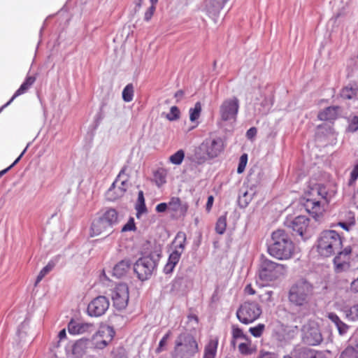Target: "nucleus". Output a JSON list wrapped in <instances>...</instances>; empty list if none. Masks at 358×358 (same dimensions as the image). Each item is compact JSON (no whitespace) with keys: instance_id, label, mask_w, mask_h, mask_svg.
Instances as JSON below:
<instances>
[{"instance_id":"obj_1","label":"nucleus","mask_w":358,"mask_h":358,"mask_svg":"<svg viewBox=\"0 0 358 358\" xmlns=\"http://www.w3.org/2000/svg\"><path fill=\"white\" fill-rule=\"evenodd\" d=\"M313 294V285L304 278L299 279L289 289L290 307L306 315L310 309Z\"/></svg>"},{"instance_id":"obj_2","label":"nucleus","mask_w":358,"mask_h":358,"mask_svg":"<svg viewBox=\"0 0 358 358\" xmlns=\"http://www.w3.org/2000/svg\"><path fill=\"white\" fill-rule=\"evenodd\" d=\"M267 252L278 260L292 259L295 252V244L289 232L282 229L273 231L267 243Z\"/></svg>"},{"instance_id":"obj_3","label":"nucleus","mask_w":358,"mask_h":358,"mask_svg":"<svg viewBox=\"0 0 358 358\" xmlns=\"http://www.w3.org/2000/svg\"><path fill=\"white\" fill-rule=\"evenodd\" d=\"M90 225V236H97L112 229L119 221V213L113 208H106L102 213H98Z\"/></svg>"},{"instance_id":"obj_4","label":"nucleus","mask_w":358,"mask_h":358,"mask_svg":"<svg viewBox=\"0 0 358 358\" xmlns=\"http://www.w3.org/2000/svg\"><path fill=\"white\" fill-rule=\"evenodd\" d=\"M342 245L341 237L335 230H324L317 238V252L325 257L334 255Z\"/></svg>"},{"instance_id":"obj_5","label":"nucleus","mask_w":358,"mask_h":358,"mask_svg":"<svg viewBox=\"0 0 358 358\" xmlns=\"http://www.w3.org/2000/svg\"><path fill=\"white\" fill-rule=\"evenodd\" d=\"M286 273V266L262 255L258 265V276L263 282H272Z\"/></svg>"},{"instance_id":"obj_6","label":"nucleus","mask_w":358,"mask_h":358,"mask_svg":"<svg viewBox=\"0 0 358 358\" xmlns=\"http://www.w3.org/2000/svg\"><path fill=\"white\" fill-rule=\"evenodd\" d=\"M310 219L305 215H299L293 218H286L284 224L293 231V235H298L301 240L306 241L314 234L315 229L310 226Z\"/></svg>"},{"instance_id":"obj_7","label":"nucleus","mask_w":358,"mask_h":358,"mask_svg":"<svg viewBox=\"0 0 358 358\" xmlns=\"http://www.w3.org/2000/svg\"><path fill=\"white\" fill-rule=\"evenodd\" d=\"M159 256L155 259L152 254L138 258L133 264V269L137 278L142 282L148 280L157 268Z\"/></svg>"},{"instance_id":"obj_8","label":"nucleus","mask_w":358,"mask_h":358,"mask_svg":"<svg viewBox=\"0 0 358 358\" xmlns=\"http://www.w3.org/2000/svg\"><path fill=\"white\" fill-rule=\"evenodd\" d=\"M262 314V308L255 301H245L236 310V317L240 322L249 324L257 320Z\"/></svg>"},{"instance_id":"obj_9","label":"nucleus","mask_w":358,"mask_h":358,"mask_svg":"<svg viewBox=\"0 0 358 358\" xmlns=\"http://www.w3.org/2000/svg\"><path fill=\"white\" fill-rule=\"evenodd\" d=\"M224 148V142L222 137L215 136L213 138H208L203 141V142L199 146L200 150H205L206 156L203 157H197V153H196V158L200 161L199 162H204L209 159H214L217 157Z\"/></svg>"},{"instance_id":"obj_10","label":"nucleus","mask_w":358,"mask_h":358,"mask_svg":"<svg viewBox=\"0 0 358 358\" xmlns=\"http://www.w3.org/2000/svg\"><path fill=\"white\" fill-rule=\"evenodd\" d=\"M239 110V100L237 97L225 99L220 106V115L222 121H236Z\"/></svg>"},{"instance_id":"obj_11","label":"nucleus","mask_w":358,"mask_h":358,"mask_svg":"<svg viewBox=\"0 0 358 358\" xmlns=\"http://www.w3.org/2000/svg\"><path fill=\"white\" fill-rule=\"evenodd\" d=\"M301 333L303 342L308 345L316 346L323 341L319 327L314 323L304 324Z\"/></svg>"},{"instance_id":"obj_12","label":"nucleus","mask_w":358,"mask_h":358,"mask_svg":"<svg viewBox=\"0 0 358 358\" xmlns=\"http://www.w3.org/2000/svg\"><path fill=\"white\" fill-rule=\"evenodd\" d=\"M129 298V292L127 284L118 283L112 292L113 306L117 310H123L127 306Z\"/></svg>"},{"instance_id":"obj_13","label":"nucleus","mask_w":358,"mask_h":358,"mask_svg":"<svg viewBox=\"0 0 358 358\" xmlns=\"http://www.w3.org/2000/svg\"><path fill=\"white\" fill-rule=\"evenodd\" d=\"M110 306L108 298L98 296L93 299L87 307V313L90 317H99L104 315Z\"/></svg>"},{"instance_id":"obj_14","label":"nucleus","mask_w":358,"mask_h":358,"mask_svg":"<svg viewBox=\"0 0 358 358\" xmlns=\"http://www.w3.org/2000/svg\"><path fill=\"white\" fill-rule=\"evenodd\" d=\"M306 211L317 222H320L323 217L324 207L321 204V201L313 198L304 199L302 203Z\"/></svg>"},{"instance_id":"obj_15","label":"nucleus","mask_w":358,"mask_h":358,"mask_svg":"<svg viewBox=\"0 0 358 358\" xmlns=\"http://www.w3.org/2000/svg\"><path fill=\"white\" fill-rule=\"evenodd\" d=\"M192 280L184 271H178L176 275L171 281V291L173 292H185L191 286Z\"/></svg>"},{"instance_id":"obj_16","label":"nucleus","mask_w":358,"mask_h":358,"mask_svg":"<svg viewBox=\"0 0 358 358\" xmlns=\"http://www.w3.org/2000/svg\"><path fill=\"white\" fill-rule=\"evenodd\" d=\"M184 345L189 355H194L198 351V344L194 337L188 333L180 334L176 341V347Z\"/></svg>"},{"instance_id":"obj_17","label":"nucleus","mask_w":358,"mask_h":358,"mask_svg":"<svg viewBox=\"0 0 358 358\" xmlns=\"http://www.w3.org/2000/svg\"><path fill=\"white\" fill-rule=\"evenodd\" d=\"M339 110L340 106H327L318 112L317 117L320 121L334 122L338 117Z\"/></svg>"},{"instance_id":"obj_18","label":"nucleus","mask_w":358,"mask_h":358,"mask_svg":"<svg viewBox=\"0 0 358 358\" xmlns=\"http://www.w3.org/2000/svg\"><path fill=\"white\" fill-rule=\"evenodd\" d=\"M182 254V252L175 250L169 254L167 262L163 268V272L166 275H171L173 273L176 266L181 258Z\"/></svg>"},{"instance_id":"obj_19","label":"nucleus","mask_w":358,"mask_h":358,"mask_svg":"<svg viewBox=\"0 0 358 358\" xmlns=\"http://www.w3.org/2000/svg\"><path fill=\"white\" fill-rule=\"evenodd\" d=\"M92 327V325L90 323L79 322L73 319H71L67 325L69 333L71 335H78L85 333Z\"/></svg>"},{"instance_id":"obj_20","label":"nucleus","mask_w":358,"mask_h":358,"mask_svg":"<svg viewBox=\"0 0 358 358\" xmlns=\"http://www.w3.org/2000/svg\"><path fill=\"white\" fill-rule=\"evenodd\" d=\"M132 265V262L129 258H124L118 262L113 268V275L117 278L125 275Z\"/></svg>"},{"instance_id":"obj_21","label":"nucleus","mask_w":358,"mask_h":358,"mask_svg":"<svg viewBox=\"0 0 358 358\" xmlns=\"http://www.w3.org/2000/svg\"><path fill=\"white\" fill-rule=\"evenodd\" d=\"M295 358H323L320 352L306 347H301L294 350Z\"/></svg>"},{"instance_id":"obj_22","label":"nucleus","mask_w":358,"mask_h":358,"mask_svg":"<svg viewBox=\"0 0 358 358\" xmlns=\"http://www.w3.org/2000/svg\"><path fill=\"white\" fill-rule=\"evenodd\" d=\"M328 318L335 325L341 336H343L347 334L350 329V326L343 322L337 314L335 313H329L328 314Z\"/></svg>"},{"instance_id":"obj_23","label":"nucleus","mask_w":358,"mask_h":358,"mask_svg":"<svg viewBox=\"0 0 358 358\" xmlns=\"http://www.w3.org/2000/svg\"><path fill=\"white\" fill-rule=\"evenodd\" d=\"M341 312L348 321L355 322L358 320V304L346 305L343 307Z\"/></svg>"},{"instance_id":"obj_24","label":"nucleus","mask_w":358,"mask_h":358,"mask_svg":"<svg viewBox=\"0 0 358 358\" xmlns=\"http://www.w3.org/2000/svg\"><path fill=\"white\" fill-rule=\"evenodd\" d=\"M229 0H210L206 4V11L209 15H217Z\"/></svg>"},{"instance_id":"obj_25","label":"nucleus","mask_w":358,"mask_h":358,"mask_svg":"<svg viewBox=\"0 0 358 358\" xmlns=\"http://www.w3.org/2000/svg\"><path fill=\"white\" fill-rule=\"evenodd\" d=\"M135 209L136 210V216L138 219H139L143 214L148 212L144 193L142 190H140L138 192V198L135 205Z\"/></svg>"},{"instance_id":"obj_26","label":"nucleus","mask_w":358,"mask_h":358,"mask_svg":"<svg viewBox=\"0 0 358 358\" xmlns=\"http://www.w3.org/2000/svg\"><path fill=\"white\" fill-rule=\"evenodd\" d=\"M187 243V236L183 231H178L172 243L176 244L174 250L180 252H183Z\"/></svg>"},{"instance_id":"obj_27","label":"nucleus","mask_w":358,"mask_h":358,"mask_svg":"<svg viewBox=\"0 0 358 358\" xmlns=\"http://www.w3.org/2000/svg\"><path fill=\"white\" fill-rule=\"evenodd\" d=\"M218 346V339H210L204 348L203 357L215 358Z\"/></svg>"},{"instance_id":"obj_28","label":"nucleus","mask_w":358,"mask_h":358,"mask_svg":"<svg viewBox=\"0 0 358 358\" xmlns=\"http://www.w3.org/2000/svg\"><path fill=\"white\" fill-rule=\"evenodd\" d=\"M36 76H27L20 87L15 91L20 96L24 94L36 81Z\"/></svg>"},{"instance_id":"obj_29","label":"nucleus","mask_w":358,"mask_h":358,"mask_svg":"<svg viewBox=\"0 0 358 358\" xmlns=\"http://www.w3.org/2000/svg\"><path fill=\"white\" fill-rule=\"evenodd\" d=\"M334 270L336 273H341L350 268V264L345 260L341 261L339 255H336L334 259Z\"/></svg>"},{"instance_id":"obj_30","label":"nucleus","mask_w":358,"mask_h":358,"mask_svg":"<svg viewBox=\"0 0 358 358\" xmlns=\"http://www.w3.org/2000/svg\"><path fill=\"white\" fill-rule=\"evenodd\" d=\"M202 110L201 103L200 101L195 103L193 108H190L189 110V120L192 122H196L200 117Z\"/></svg>"},{"instance_id":"obj_31","label":"nucleus","mask_w":358,"mask_h":358,"mask_svg":"<svg viewBox=\"0 0 358 358\" xmlns=\"http://www.w3.org/2000/svg\"><path fill=\"white\" fill-rule=\"evenodd\" d=\"M56 262L53 260H50L48 263L41 270L39 273L38 274L35 284H38L41 282L43 278L52 270V268L55 266Z\"/></svg>"},{"instance_id":"obj_32","label":"nucleus","mask_w":358,"mask_h":358,"mask_svg":"<svg viewBox=\"0 0 358 358\" xmlns=\"http://www.w3.org/2000/svg\"><path fill=\"white\" fill-rule=\"evenodd\" d=\"M113 98L114 95L110 92H108L107 94L104 97H103L101 101L99 107L100 110H104L107 112L109 110V108H110L111 106H113Z\"/></svg>"},{"instance_id":"obj_33","label":"nucleus","mask_w":358,"mask_h":358,"mask_svg":"<svg viewBox=\"0 0 358 358\" xmlns=\"http://www.w3.org/2000/svg\"><path fill=\"white\" fill-rule=\"evenodd\" d=\"M185 151L180 149L169 157V162L174 165H180L185 159Z\"/></svg>"},{"instance_id":"obj_34","label":"nucleus","mask_w":358,"mask_h":358,"mask_svg":"<svg viewBox=\"0 0 358 358\" xmlns=\"http://www.w3.org/2000/svg\"><path fill=\"white\" fill-rule=\"evenodd\" d=\"M98 333L101 336H105V339L109 342L113 340L115 335V331L113 327L109 325L102 327L100 330H99Z\"/></svg>"},{"instance_id":"obj_35","label":"nucleus","mask_w":358,"mask_h":358,"mask_svg":"<svg viewBox=\"0 0 358 358\" xmlns=\"http://www.w3.org/2000/svg\"><path fill=\"white\" fill-rule=\"evenodd\" d=\"M87 340L80 339L76 341L72 345V353L78 357L84 352Z\"/></svg>"},{"instance_id":"obj_36","label":"nucleus","mask_w":358,"mask_h":358,"mask_svg":"<svg viewBox=\"0 0 358 358\" xmlns=\"http://www.w3.org/2000/svg\"><path fill=\"white\" fill-rule=\"evenodd\" d=\"M122 97L124 101L130 102L134 98V86L131 83L127 84L123 89Z\"/></svg>"},{"instance_id":"obj_37","label":"nucleus","mask_w":358,"mask_h":358,"mask_svg":"<svg viewBox=\"0 0 358 358\" xmlns=\"http://www.w3.org/2000/svg\"><path fill=\"white\" fill-rule=\"evenodd\" d=\"M272 337L280 342L285 341V330L282 325L277 326L273 328L272 331Z\"/></svg>"},{"instance_id":"obj_38","label":"nucleus","mask_w":358,"mask_h":358,"mask_svg":"<svg viewBox=\"0 0 358 358\" xmlns=\"http://www.w3.org/2000/svg\"><path fill=\"white\" fill-rule=\"evenodd\" d=\"M252 200V196L249 195L248 191L240 192L238 198V204L241 208H246Z\"/></svg>"},{"instance_id":"obj_39","label":"nucleus","mask_w":358,"mask_h":358,"mask_svg":"<svg viewBox=\"0 0 358 358\" xmlns=\"http://www.w3.org/2000/svg\"><path fill=\"white\" fill-rule=\"evenodd\" d=\"M227 228V217L225 215H222L218 217L215 224V231L217 234H223Z\"/></svg>"},{"instance_id":"obj_40","label":"nucleus","mask_w":358,"mask_h":358,"mask_svg":"<svg viewBox=\"0 0 358 358\" xmlns=\"http://www.w3.org/2000/svg\"><path fill=\"white\" fill-rule=\"evenodd\" d=\"M357 93V90L352 86H346L341 90V96L344 99L351 100L354 99Z\"/></svg>"},{"instance_id":"obj_41","label":"nucleus","mask_w":358,"mask_h":358,"mask_svg":"<svg viewBox=\"0 0 358 358\" xmlns=\"http://www.w3.org/2000/svg\"><path fill=\"white\" fill-rule=\"evenodd\" d=\"M180 111L178 106H173L170 108V112L166 115V117L169 121H176L180 118Z\"/></svg>"},{"instance_id":"obj_42","label":"nucleus","mask_w":358,"mask_h":358,"mask_svg":"<svg viewBox=\"0 0 358 358\" xmlns=\"http://www.w3.org/2000/svg\"><path fill=\"white\" fill-rule=\"evenodd\" d=\"M248 160V156L246 153H243L238 160L237 173L241 174L244 172Z\"/></svg>"},{"instance_id":"obj_43","label":"nucleus","mask_w":358,"mask_h":358,"mask_svg":"<svg viewBox=\"0 0 358 358\" xmlns=\"http://www.w3.org/2000/svg\"><path fill=\"white\" fill-rule=\"evenodd\" d=\"M171 335V331H168L161 338L159 342L158 347L155 350L156 353H160L163 350H164L165 347L166 346L167 341Z\"/></svg>"},{"instance_id":"obj_44","label":"nucleus","mask_w":358,"mask_h":358,"mask_svg":"<svg viewBox=\"0 0 358 358\" xmlns=\"http://www.w3.org/2000/svg\"><path fill=\"white\" fill-rule=\"evenodd\" d=\"M265 329V325L264 324L259 323L255 327H251L249 329V332L255 338H259Z\"/></svg>"},{"instance_id":"obj_45","label":"nucleus","mask_w":358,"mask_h":358,"mask_svg":"<svg viewBox=\"0 0 358 358\" xmlns=\"http://www.w3.org/2000/svg\"><path fill=\"white\" fill-rule=\"evenodd\" d=\"M137 228L135 223V220L133 217H129L128 221L126 224H124L121 229L122 232H127V231H136Z\"/></svg>"},{"instance_id":"obj_46","label":"nucleus","mask_w":358,"mask_h":358,"mask_svg":"<svg viewBox=\"0 0 358 358\" xmlns=\"http://www.w3.org/2000/svg\"><path fill=\"white\" fill-rule=\"evenodd\" d=\"M346 131L350 133H355L358 131V116L354 115L348 121V126Z\"/></svg>"},{"instance_id":"obj_47","label":"nucleus","mask_w":358,"mask_h":358,"mask_svg":"<svg viewBox=\"0 0 358 358\" xmlns=\"http://www.w3.org/2000/svg\"><path fill=\"white\" fill-rule=\"evenodd\" d=\"M181 203V200L179 197L173 196L171 198L168 203V206L170 208L171 210L177 212L179 210Z\"/></svg>"},{"instance_id":"obj_48","label":"nucleus","mask_w":358,"mask_h":358,"mask_svg":"<svg viewBox=\"0 0 358 358\" xmlns=\"http://www.w3.org/2000/svg\"><path fill=\"white\" fill-rule=\"evenodd\" d=\"M338 358H358V352H355L352 348L347 347Z\"/></svg>"},{"instance_id":"obj_49","label":"nucleus","mask_w":358,"mask_h":358,"mask_svg":"<svg viewBox=\"0 0 358 358\" xmlns=\"http://www.w3.org/2000/svg\"><path fill=\"white\" fill-rule=\"evenodd\" d=\"M232 337L235 339L245 338L246 335L244 334L243 331L238 326H232Z\"/></svg>"},{"instance_id":"obj_50","label":"nucleus","mask_w":358,"mask_h":358,"mask_svg":"<svg viewBox=\"0 0 358 358\" xmlns=\"http://www.w3.org/2000/svg\"><path fill=\"white\" fill-rule=\"evenodd\" d=\"M106 113V112L104 110H100V109L99 110V112L94 116V129H96L98 128L100 123L105 117Z\"/></svg>"},{"instance_id":"obj_51","label":"nucleus","mask_w":358,"mask_h":358,"mask_svg":"<svg viewBox=\"0 0 358 358\" xmlns=\"http://www.w3.org/2000/svg\"><path fill=\"white\" fill-rule=\"evenodd\" d=\"M238 350L241 354L244 355H248L252 353L250 345L247 343H241L238 345Z\"/></svg>"},{"instance_id":"obj_52","label":"nucleus","mask_w":358,"mask_h":358,"mask_svg":"<svg viewBox=\"0 0 358 358\" xmlns=\"http://www.w3.org/2000/svg\"><path fill=\"white\" fill-rule=\"evenodd\" d=\"M315 191L317 192V195L320 196L322 199H327L328 192L324 185H317L315 188Z\"/></svg>"},{"instance_id":"obj_53","label":"nucleus","mask_w":358,"mask_h":358,"mask_svg":"<svg viewBox=\"0 0 358 358\" xmlns=\"http://www.w3.org/2000/svg\"><path fill=\"white\" fill-rule=\"evenodd\" d=\"M154 176L156 180L157 185L158 186L165 184L166 182V176L163 173L156 171L154 174Z\"/></svg>"},{"instance_id":"obj_54","label":"nucleus","mask_w":358,"mask_h":358,"mask_svg":"<svg viewBox=\"0 0 358 358\" xmlns=\"http://www.w3.org/2000/svg\"><path fill=\"white\" fill-rule=\"evenodd\" d=\"M155 10H156L155 6H150L147 9V10L145 11V13L144 14V20L145 22H149L152 19Z\"/></svg>"},{"instance_id":"obj_55","label":"nucleus","mask_w":358,"mask_h":358,"mask_svg":"<svg viewBox=\"0 0 358 358\" xmlns=\"http://www.w3.org/2000/svg\"><path fill=\"white\" fill-rule=\"evenodd\" d=\"M355 219L350 222H339L338 223V225L341 227L343 229H344L346 231H349L351 229V227L355 225Z\"/></svg>"},{"instance_id":"obj_56","label":"nucleus","mask_w":358,"mask_h":358,"mask_svg":"<svg viewBox=\"0 0 358 358\" xmlns=\"http://www.w3.org/2000/svg\"><path fill=\"white\" fill-rule=\"evenodd\" d=\"M358 178V170L356 168H353L350 172V177L348 181V185H352Z\"/></svg>"},{"instance_id":"obj_57","label":"nucleus","mask_w":358,"mask_h":358,"mask_svg":"<svg viewBox=\"0 0 358 358\" xmlns=\"http://www.w3.org/2000/svg\"><path fill=\"white\" fill-rule=\"evenodd\" d=\"M257 133V128L255 127H252L246 131L245 136L248 140H252L256 136Z\"/></svg>"},{"instance_id":"obj_58","label":"nucleus","mask_w":358,"mask_h":358,"mask_svg":"<svg viewBox=\"0 0 358 358\" xmlns=\"http://www.w3.org/2000/svg\"><path fill=\"white\" fill-rule=\"evenodd\" d=\"M168 208V203L162 202L156 206L155 210L159 213H165L167 210Z\"/></svg>"},{"instance_id":"obj_59","label":"nucleus","mask_w":358,"mask_h":358,"mask_svg":"<svg viewBox=\"0 0 358 358\" xmlns=\"http://www.w3.org/2000/svg\"><path fill=\"white\" fill-rule=\"evenodd\" d=\"M20 95L19 94H17V93L15 92V93L13 94V95L11 96V98L5 103L3 104V106H1L0 107V113L6 108H7L8 106H10L11 104V103L17 97L19 96Z\"/></svg>"},{"instance_id":"obj_60","label":"nucleus","mask_w":358,"mask_h":358,"mask_svg":"<svg viewBox=\"0 0 358 358\" xmlns=\"http://www.w3.org/2000/svg\"><path fill=\"white\" fill-rule=\"evenodd\" d=\"M20 95L19 94H17V93L15 92V93L13 94V95L11 96V98L5 103L3 104V106H1L0 107V113L6 108H7L8 106H10L11 104V103L17 97L19 96Z\"/></svg>"},{"instance_id":"obj_61","label":"nucleus","mask_w":358,"mask_h":358,"mask_svg":"<svg viewBox=\"0 0 358 358\" xmlns=\"http://www.w3.org/2000/svg\"><path fill=\"white\" fill-rule=\"evenodd\" d=\"M20 95L19 94H17V93L15 92V93L13 94V95L11 96V98L5 103L3 104V106H1L0 107V113L6 108H7L8 106H10L11 104V103L17 97L19 96Z\"/></svg>"},{"instance_id":"obj_62","label":"nucleus","mask_w":358,"mask_h":358,"mask_svg":"<svg viewBox=\"0 0 358 358\" xmlns=\"http://www.w3.org/2000/svg\"><path fill=\"white\" fill-rule=\"evenodd\" d=\"M336 252L338 254L337 255H339L340 257L341 258L342 255H344V256L350 255L352 252V248L350 246H347L343 250H338V251H336Z\"/></svg>"},{"instance_id":"obj_63","label":"nucleus","mask_w":358,"mask_h":358,"mask_svg":"<svg viewBox=\"0 0 358 358\" xmlns=\"http://www.w3.org/2000/svg\"><path fill=\"white\" fill-rule=\"evenodd\" d=\"M109 343V341L106 339H102L100 341H96L95 343V348L97 349L102 350L106 348Z\"/></svg>"},{"instance_id":"obj_64","label":"nucleus","mask_w":358,"mask_h":358,"mask_svg":"<svg viewBox=\"0 0 358 358\" xmlns=\"http://www.w3.org/2000/svg\"><path fill=\"white\" fill-rule=\"evenodd\" d=\"M348 348H352L355 352H358V336L350 340Z\"/></svg>"}]
</instances>
